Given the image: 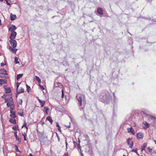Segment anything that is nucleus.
Here are the masks:
<instances>
[{
  "instance_id": "1",
  "label": "nucleus",
  "mask_w": 156,
  "mask_h": 156,
  "mask_svg": "<svg viewBox=\"0 0 156 156\" xmlns=\"http://www.w3.org/2000/svg\"><path fill=\"white\" fill-rule=\"evenodd\" d=\"M5 103L7 102L6 105L8 107H10V108L12 110L15 109V106L14 105V102L13 101V99L12 97H10L9 98H5Z\"/></svg>"
},
{
  "instance_id": "2",
  "label": "nucleus",
  "mask_w": 156,
  "mask_h": 156,
  "mask_svg": "<svg viewBox=\"0 0 156 156\" xmlns=\"http://www.w3.org/2000/svg\"><path fill=\"white\" fill-rule=\"evenodd\" d=\"M38 137L41 142L43 141L44 139L47 138V136L44 132L39 133L38 135Z\"/></svg>"
},
{
  "instance_id": "3",
  "label": "nucleus",
  "mask_w": 156,
  "mask_h": 156,
  "mask_svg": "<svg viewBox=\"0 0 156 156\" xmlns=\"http://www.w3.org/2000/svg\"><path fill=\"white\" fill-rule=\"evenodd\" d=\"M131 139L132 138H128L127 139V144L129 145V147L132 148L133 147L134 142L133 141H131Z\"/></svg>"
},
{
  "instance_id": "4",
  "label": "nucleus",
  "mask_w": 156,
  "mask_h": 156,
  "mask_svg": "<svg viewBox=\"0 0 156 156\" xmlns=\"http://www.w3.org/2000/svg\"><path fill=\"white\" fill-rule=\"evenodd\" d=\"M9 41L10 44L13 48H15L17 46V42L14 39H10Z\"/></svg>"
},
{
  "instance_id": "5",
  "label": "nucleus",
  "mask_w": 156,
  "mask_h": 156,
  "mask_svg": "<svg viewBox=\"0 0 156 156\" xmlns=\"http://www.w3.org/2000/svg\"><path fill=\"white\" fill-rule=\"evenodd\" d=\"M150 126V125L149 123L147 122L146 121H144L142 123V127L144 129H147L149 128Z\"/></svg>"
},
{
  "instance_id": "6",
  "label": "nucleus",
  "mask_w": 156,
  "mask_h": 156,
  "mask_svg": "<svg viewBox=\"0 0 156 156\" xmlns=\"http://www.w3.org/2000/svg\"><path fill=\"white\" fill-rule=\"evenodd\" d=\"M137 138L138 140H140L141 139H142L144 137L143 133H139L137 134Z\"/></svg>"
},
{
  "instance_id": "7",
  "label": "nucleus",
  "mask_w": 156,
  "mask_h": 156,
  "mask_svg": "<svg viewBox=\"0 0 156 156\" xmlns=\"http://www.w3.org/2000/svg\"><path fill=\"white\" fill-rule=\"evenodd\" d=\"M11 36L10 37V39H14L15 38V37L16 35V33L15 31L11 32Z\"/></svg>"
},
{
  "instance_id": "8",
  "label": "nucleus",
  "mask_w": 156,
  "mask_h": 156,
  "mask_svg": "<svg viewBox=\"0 0 156 156\" xmlns=\"http://www.w3.org/2000/svg\"><path fill=\"white\" fill-rule=\"evenodd\" d=\"M9 50L11 52H12L13 53L15 54L18 49L15 48H13L12 47L10 46L9 48Z\"/></svg>"
},
{
  "instance_id": "9",
  "label": "nucleus",
  "mask_w": 156,
  "mask_h": 156,
  "mask_svg": "<svg viewBox=\"0 0 156 156\" xmlns=\"http://www.w3.org/2000/svg\"><path fill=\"white\" fill-rule=\"evenodd\" d=\"M16 29V27L14 25H12V26L10 27L9 29V31H10L11 32H13L15 31L14 30Z\"/></svg>"
},
{
  "instance_id": "10",
  "label": "nucleus",
  "mask_w": 156,
  "mask_h": 156,
  "mask_svg": "<svg viewBox=\"0 0 156 156\" xmlns=\"http://www.w3.org/2000/svg\"><path fill=\"white\" fill-rule=\"evenodd\" d=\"M127 132L128 133H130V132L133 135L135 134V132L132 127H131L130 128H128L127 129Z\"/></svg>"
},
{
  "instance_id": "11",
  "label": "nucleus",
  "mask_w": 156,
  "mask_h": 156,
  "mask_svg": "<svg viewBox=\"0 0 156 156\" xmlns=\"http://www.w3.org/2000/svg\"><path fill=\"white\" fill-rule=\"evenodd\" d=\"M10 116L12 118H15L16 117V112L15 111L10 110Z\"/></svg>"
},
{
  "instance_id": "12",
  "label": "nucleus",
  "mask_w": 156,
  "mask_h": 156,
  "mask_svg": "<svg viewBox=\"0 0 156 156\" xmlns=\"http://www.w3.org/2000/svg\"><path fill=\"white\" fill-rule=\"evenodd\" d=\"M38 100L40 104L41 107H43L44 105L45 101L44 100H41L40 99H38Z\"/></svg>"
},
{
  "instance_id": "13",
  "label": "nucleus",
  "mask_w": 156,
  "mask_h": 156,
  "mask_svg": "<svg viewBox=\"0 0 156 156\" xmlns=\"http://www.w3.org/2000/svg\"><path fill=\"white\" fill-rule=\"evenodd\" d=\"M97 13L100 15H102L103 14V9L101 8H98L97 9Z\"/></svg>"
},
{
  "instance_id": "14",
  "label": "nucleus",
  "mask_w": 156,
  "mask_h": 156,
  "mask_svg": "<svg viewBox=\"0 0 156 156\" xmlns=\"http://www.w3.org/2000/svg\"><path fill=\"white\" fill-rule=\"evenodd\" d=\"M7 80L6 79H0V84L2 85L7 83Z\"/></svg>"
},
{
  "instance_id": "15",
  "label": "nucleus",
  "mask_w": 156,
  "mask_h": 156,
  "mask_svg": "<svg viewBox=\"0 0 156 156\" xmlns=\"http://www.w3.org/2000/svg\"><path fill=\"white\" fill-rule=\"evenodd\" d=\"M46 120L48 121L51 124H52L53 122V120L51 118V117L50 116H48L46 118Z\"/></svg>"
},
{
  "instance_id": "16",
  "label": "nucleus",
  "mask_w": 156,
  "mask_h": 156,
  "mask_svg": "<svg viewBox=\"0 0 156 156\" xmlns=\"http://www.w3.org/2000/svg\"><path fill=\"white\" fill-rule=\"evenodd\" d=\"M77 100L80 103V106H81L82 105V99L81 97H79L77 98Z\"/></svg>"
},
{
  "instance_id": "17",
  "label": "nucleus",
  "mask_w": 156,
  "mask_h": 156,
  "mask_svg": "<svg viewBox=\"0 0 156 156\" xmlns=\"http://www.w3.org/2000/svg\"><path fill=\"white\" fill-rule=\"evenodd\" d=\"M147 144L146 143H145L143 144V146L141 147V150L142 151L143 150H145V148L147 147Z\"/></svg>"
},
{
  "instance_id": "18",
  "label": "nucleus",
  "mask_w": 156,
  "mask_h": 156,
  "mask_svg": "<svg viewBox=\"0 0 156 156\" xmlns=\"http://www.w3.org/2000/svg\"><path fill=\"white\" fill-rule=\"evenodd\" d=\"M9 121L12 123L13 124H16V120L15 119H9Z\"/></svg>"
},
{
  "instance_id": "19",
  "label": "nucleus",
  "mask_w": 156,
  "mask_h": 156,
  "mask_svg": "<svg viewBox=\"0 0 156 156\" xmlns=\"http://www.w3.org/2000/svg\"><path fill=\"white\" fill-rule=\"evenodd\" d=\"M16 15H13L12 13H11L10 14V20H15L16 18Z\"/></svg>"
},
{
  "instance_id": "20",
  "label": "nucleus",
  "mask_w": 156,
  "mask_h": 156,
  "mask_svg": "<svg viewBox=\"0 0 156 156\" xmlns=\"http://www.w3.org/2000/svg\"><path fill=\"white\" fill-rule=\"evenodd\" d=\"M14 134L16 137V140L18 141H19L20 140V138L19 136H17V132L16 131L14 133Z\"/></svg>"
},
{
  "instance_id": "21",
  "label": "nucleus",
  "mask_w": 156,
  "mask_h": 156,
  "mask_svg": "<svg viewBox=\"0 0 156 156\" xmlns=\"http://www.w3.org/2000/svg\"><path fill=\"white\" fill-rule=\"evenodd\" d=\"M24 89L23 88H22L21 89L19 90L18 89V90H16V91L18 93H22L24 92Z\"/></svg>"
},
{
  "instance_id": "22",
  "label": "nucleus",
  "mask_w": 156,
  "mask_h": 156,
  "mask_svg": "<svg viewBox=\"0 0 156 156\" xmlns=\"http://www.w3.org/2000/svg\"><path fill=\"white\" fill-rule=\"evenodd\" d=\"M6 93H10L11 92V90L9 87H7L5 89Z\"/></svg>"
},
{
  "instance_id": "23",
  "label": "nucleus",
  "mask_w": 156,
  "mask_h": 156,
  "mask_svg": "<svg viewBox=\"0 0 156 156\" xmlns=\"http://www.w3.org/2000/svg\"><path fill=\"white\" fill-rule=\"evenodd\" d=\"M18 114L21 116H23L24 115L23 112L21 110H20L18 111Z\"/></svg>"
},
{
  "instance_id": "24",
  "label": "nucleus",
  "mask_w": 156,
  "mask_h": 156,
  "mask_svg": "<svg viewBox=\"0 0 156 156\" xmlns=\"http://www.w3.org/2000/svg\"><path fill=\"white\" fill-rule=\"evenodd\" d=\"M61 85H62V84L61 83H60L59 82H57L55 83V85H54V86H55V87H59V86H61Z\"/></svg>"
},
{
  "instance_id": "25",
  "label": "nucleus",
  "mask_w": 156,
  "mask_h": 156,
  "mask_svg": "<svg viewBox=\"0 0 156 156\" xmlns=\"http://www.w3.org/2000/svg\"><path fill=\"white\" fill-rule=\"evenodd\" d=\"M23 76V74H22L17 75L16 76L17 80H18L20 78L22 77Z\"/></svg>"
},
{
  "instance_id": "26",
  "label": "nucleus",
  "mask_w": 156,
  "mask_h": 156,
  "mask_svg": "<svg viewBox=\"0 0 156 156\" xmlns=\"http://www.w3.org/2000/svg\"><path fill=\"white\" fill-rule=\"evenodd\" d=\"M44 109L45 110V113L47 114H48V111L49 110V108H47L46 107H44Z\"/></svg>"
},
{
  "instance_id": "27",
  "label": "nucleus",
  "mask_w": 156,
  "mask_h": 156,
  "mask_svg": "<svg viewBox=\"0 0 156 156\" xmlns=\"http://www.w3.org/2000/svg\"><path fill=\"white\" fill-rule=\"evenodd\" d=\"M148 151H149V153L151 154H153V151H152V149H151L150 147H148L147 148Z\"/></svg>"
},
{
  "instance_id": "28",
  "label": "nucleus",
  "mask_w": 156,
  "mask_h": 156,
  "mask_svg": "<svg viewBox=\"0 0 156 156\" xmlns=\"http://www.w3.org/2000/svg\"><path fill=\"white\" fill-rule=\"evenodd\" d=\"M56 126L57 128H58V130L59 131L61 132V128H60L59 125L58 124V123H56Z\"/></svg>"
},
{
  "instance_id": "29",
  "label": "nucleus",
  "mask_w": 156,
  "mask_h": 156,
  "mask_svg": "<svg viewBox=\"0 0 156 156\" xmlns=\"http://www.w3.org/2000/svg\"><path fill=\"white\" fill-rule=\"evenodd\" d=\"M37 80L39 83H40L41 82V80L39 77L37 76H35Z\"/></svg>"
},
{
  "instance_id": "30",
  "label": "nucleus",
  "mask_w": 156,
  "mask_h": 156,
  "mask_svg": "<svg viewBox=\"0 0 156 156\" xmlns=\"http://www.w3.org/2000/svg\"><path fill=\"white\" fill-rule=\"evenodd\" d=\"M27 89V91L28 92H30V91L31 90V88L27 84L26 85Z\"/></svg>"
},
{
  "instance_id": "31",
  "label": "nucleus",
  "mask_w": 156,
  "mask_h": 156,
  "mask_svg": "<svg viewBox=\"0 0 156 156\" xmlns=\"http://www.w3.org/2000/svg\"><path fill=\"white\" fill-rule=\"evenodd\" d=\"M18 102H19V104L20 105H22L23 101H22V100L21 99H19L18 100Z\"/></svg>"
},
{
  "instance_id": "32",
  "label": "nucleus",
  "mask_w": 156,
  "mask_h": 156,
  "mask_svg": "<svg viewBox=\"0 0 156 156\" xmlns=\"http://www.w3.org/2000/svg\"><path fill=\"white\" fill-rule=\"evenodd\" d=\"M22 135L24 136V140H27V139H26V134L25 133H22Z\"/></svg>"
},
{
  "instance_id": "33",
  "label": "nucleus",
  "mask_w": 156,
  "mask_h": 156,
  "mask_svg": "<svg viewBox=\"0 0 156 156\" xmlns=\"http://www.w3.org/2000/svg\"><path fill=\"white\" fill-rule=\"evenodd\" d=\"M18 59V58L16 57H15V61L16 63H19V62L17 61Z\"/></svg>"
},
{
  "instance_id": "34",
  "label": "nucleus",
  "mask_w": 156,
  "mask_h": 156,
  "mask_svg": "<svg viewBox=\"0 0 156 156\" xmlns=\"http://www.w3.org/2000/svg\"><path fill=\"white\" fill-rule=\"evenodd\" d=\"M19 129L18 127V126L17 127H16V126H13L12 127V129L14 130H16L18 129Z\"/></svg>"
},
{
  "instance_id": "35",
  "label": "nucleus",
  "mask_w": 156,
  "mask_h": 156,
  "mask_svg": "<svg viewBox=\"0 0 156 156\" xmlns=\"http://www.w3.org/2000/svg\"><path fill=\"white\" fill-rule=\"evenodd\" d=\"M150 118L151 120H154L155 119V117H154V116L151 115L150 116Z\"/></svg>"
},
{
  "instance_id": "36",
  "label": "nucleus",
  "mask_w": 156,
  "mask_h": 156,
  "mask_svg": "<svg viewBox=\"0 0 156 156\" xmlns=\"http://www.w3.org/2000/svg\"><path fill=\"white\" fill-rule=\"evenodd\" d=\"M3 73L7 75V71H6V70H5V69H4L3 70Z\"/></svg>"
},
{
  "instance_id": "37",
  "label": "nucleus",
  "mask_w": 156,
  "mask_h": 156,
  "mask_svg": "<svg viewBox=\"0 0 156 156\" xmlns=\"http://www.w3.org/2000/svg\"><path fill=\"white\" fill-rule=\"evenodd\" d=\"M20 84V83L17 82L16 83V90H18V87Z\"/></svg>"
},
{
  "instance_id": "38",
  "label": "nucleus",
  "mask_w": 156,
  "mask_h": 156,
  "mask_svg": "<svg viewBox=\"0 0 156 156\" xmlns=\"http://www.w3.org/2000/svg\"><path fill=\"white\" fill-rule=\"evenodd\" d=\"M62 91V98H63L64 97V91L63 89H62L61 90Z\"/></svg>"
},
{
  "instance_id": "39",
  "label": "nucleus",
  "mask_w": 156,
  "mask_h": 156,
  "mask_svg": "<svg viewBox=\"0 0 156 156\" xmlns=\"http://www.w3.org/2000/svg\"><path fill=\"white\" fill-rule=\"evenodd\" d=\"M27 126V123L26 121H25L24 123L22 126V128L23 127H26Z\"/></svg>"
},
{
  "instance_id": "40",
  "label": "nucleus",
  "mask_w": 156,
  "mask_h": 156,
  "mask_svg": "<svg viewBox=\"0 0 156 156\" xmlns=\"http://www.w3.org/2000/svg\"><path fill=\"white\" fill-rule=\"evenodd\" d=\"M64 155L65 156H68V152L65 153V154H64Z\"/></svg>"
},
{
  "instance_id": "41",
  "label": "nucleus",
  "mask_w": 156,
  "mask_h": 156,
  "mask_svg": "<svg viewBox=\"0 0 156 156\" xmlns=\"http://www.w3.org/2000/svg\"><path fill=\"white\" fill-rule=\"evenodd\" d=\"M5 0V1H6V3H7V4L8 5H10V3H8V1H7V0Z\"/></svg>"
},
{
  "instance_id": "42",
  "label": "nucleus",
  "mask_w": 156,
  "mask_h": 156,
  "mask_svg": "<svg viewBox=\"0 0 156 156\" xmlns=\"http://www.w3.org/2000/svg\"><path fill=\"white\" fill-rule=\"evenodd\" d=\"M77 147L78 148H80V146L79 144H78Z\"/></svg>"
},
{
  "instance_id": "43",
  "label": "nucleus",
  "mask_w": 156,
  "mask_h": 156,
  "mask_svg": "<svg viewBox=\"0 0 156 156\" xmlns=\"http://www.w3.org/2000/svg\"><path fill=\"white\" fill-rule=\"evenodd\" d=\"M41 88L43 90H44V87L43 86H40Z\"/></svg>"
},
{
  "instance_id": "44",
  "label": "nucleus",
  "mask_w": 156,
  "mask_h": 156,
  "mask_svg": "<svg viewBox=\"0 0 156 156\" xmlns=\"http://www.w3.org/2000/svg\"><path fill=\"white\" fill-rule=\"evenodd\" d=\"M29 156H34L31 154H30L29 155Z\"/></svg>"
},
{
  "instance_id": "45",
  "label": "nucleus",
  "mask_w": 156,
  "mask_h": 156,
  "mask_svg": "<svg viewBox=\"0 0 156 156\" xmlns=\"http://www.w3.org/2000/svg\"><path fill=\"white\" fill-rule=\"evenodd\" d=\"M73 143H74V144H75V145H76V144H77V143H76V142H75V141H74V142H73Z\"/></svg>"
},
{
  "instance_id": "46",
  "label": "nucleus",
  "mask_w": 156,
  "mask_h": 156,
  "mask_svg": "<svg viewBox=\"0 0 156 156\" xmlns=\"http://www.w3.org/2000/svg\"><path fill=\"white\" fill-rule=\"evenodd\" d=\"M26 127V129L27 130H28V127H27V126H26V127Z\"/></svg>"
},
{
  "instance_id": "47",
  "label": "nucleus",
  "mask_w": 156,
  "mask_h": 156,
  "mask_svg": "<svg viewBox=\"0 0 156 156\" xmlns=\"http://www.w3.org/2000/svg\"><path fill=\"white\" fill-rule=\"evenodd\" d=\"M1 21L0 20V25H1Z\"/></svg>"
},
{
  "instance_id": "48",
  "label": "nucleus",
  "mask_w": 156,
  "mask_h": 156,
  "mask_svg": "<svg viewBox=\"0 0 156 156\" xmlns=\"http://www.w3.org/2000/svg\"><path fill=\"white\" fill-rule=\"evenodd\" d=\"M16 147H17V149H18V151H19V150H18V147L17 146H16Z\"/></svg>"
},
{
  "instance_id": "49",
  "label": "nucleus",
  "mask_w": 156,
  "mask_h": 156,
  "mask_svg": "<svg viewBox=\"0 0 156 156\" xmlns=\"http://www.w3.org/2000/svg\"><path fill=\"white\" fill-rule=\"evenodd\" d=\"M154 142H155V144H156V140H154Z\"/></svg>"
},
{
  "instance_id": "50",
  "label": "nucleus",
  "mask_w": 156,
  "mask_h": 156,
  "mask_svg": "<svg viewBox=\"0 0 156 156\" xmlns=\"http://www.w3.org/2000/svg\"><path fill=\"white\" fill-rule=\"evenodd\" d=\"M44 122H42V123L41 124H42V125H43V124H44Z\"/></svg>"
},
{
  "instance_id": "51",
  "label": "nucleus",
  "mask_w": 156,
  "mask_h": 156,
  "mask_svg": "<svg viewBox=\"0 0 156 156\" xmlns=\"http://www.w3.org/2000/svg\"><path fill=\"white\" fill-rule=\"evenodd\" d=\"M67 127H68V128H70V126H69Z\"/></svg>"
},
{
  "instance_id": "52",
  "label": "nucleus",
  "mask_w": 156,
  "mask_h": 156,
  "mask_svg": "<svg viewBox=\"0 0 156 156\" xmlns=\"http://www.w3.org/2000/svg\"><path fill=\"white\" fill-rule=\"evenodd\" d=\"M3 0H0V1L2 2Z\"/></svg>"
},
{
  "instance_id": "53",
  "label": "nucleus",
  "mask_w": 156,
  "mask_h": 156,
  "mask_svg": "<svg viewBox=\"0 0 156 156\" xmlns=\"http://www.w3.org/2000/svg\"><path fill=\"white\" fill-rule=\"evenodd\" d=\"M123 156H126V155H123Z\"/></svg>"
},
{
  "instance_id": "54",
  "label": "nucleus",
  "mask_w": 156,
  "mask_h": 156,
  "mask_svg": "<svg viewBox=\"0 0 156 156\" xmlns=\"http://www.w3.org/2000/svg\"><path fill=\"white\" fill-rule=\"evenodd\" d=\"M4 97V96H2V98H3V97Z\"/></svg>"
},
{
  "instance_id": "55",
  "label": "nucleus",
  "mask_w": 156,
  "mask_h": 156,
  "mask_svg": "<svg viewBox=\"0 0 156 156\" xmlns=\"http://www.w3.org/2000/svg\"><path fill=\"white\" fill-rule=\"evenodd\" d=\"M143 112L144 114H145V113L144 112Z\"/></svg>"
},
{
  "instance_id": "56",
  "label": "nucleus",
  "mask_w": 156,
  "mask_h": 156,
  "mask_svg": "<svg viewBox=\"0 0 156 156\" xmlns=\"http://www.w3.org/2000/svg\"><path fill=\"white\" fill-rule=\"evenodd\" d=\"M135 151L134 150H133V151Z\"/></svg>"
}]
</instances>
